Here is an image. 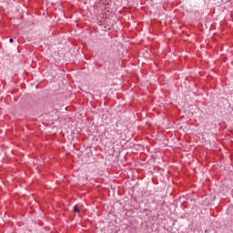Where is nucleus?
Segmentation results:
<instances>
[{"instance_id": "1", "label": "nucleus", "mask_w": 233, "mask_h": 233, "mask_svg": "<svg viewBox=\"0 0 233 233\" xmlns=\"http://www.w3.org/2000/svg\"><path fill=\"white\" fill-rule=\"evenodd\" d=\"M74 210H75V212H76L77 214H79V208L77 207V205H76V206L74 207Z\"/></svg>"}, {"instance_id": "2", "label": "nucleus", "mask_w": 233, "mask_h": 233, "mask_svg": "<svg viewBox=\"0 0 233 233\" xmlns=\"http://www.w3.org/2000/svg\"><path fill=\"white\" fill-rule=\"evenodd\" d=\"M9 43H14V38H10Z\"/></svg>"}]
</instances>
